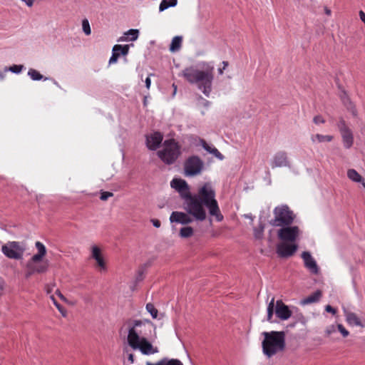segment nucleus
I'll return each instance as SVG.
<instances>
[{"label": "nucleus", "mask_w": 365, "mask_h": 365, "mask_svg": "<svg viewBox=\"0 0 365 365\" xmlns=\"http://www.w3.org/2000/svg\"><path fill=\"white\" fill-rule=\"evenodd\" d=\"M215 67L211 62H201L197 66H190L182 71V76L191 84L197 86L205 96L209 97L212 91Z\"/></svg>", "instance_id": "nucleus-1"}, {"label": "nucleus", "mask_w": 365, "mask_h": 365, "mask_svg": "<svg viewBox=\"0 0 365 365\" xmlns=\"http://www.w3.org/2000/svg\"><path fill=\"white\" fill-rule=\"evenodd\" d=\"M192 197H197L198 203L200 204L203 212L200 215H192L197 221H204L207 217L206 211L204 208L205 206L211 216L215 217L217 221L221 222L223 220L217 201L215 199V192L209 183H205L199 190L197 194L192 195Z\"/></svg>", "instance_id": "nucleus-2"}, {"label": "nucleus", "mask_w": 365, "mask_h": 365, "mask_svg": "<svg viewBox=\"0 0 365 365\" xmlns=\"http://www.w3.org/2000/svg\"><path fill=\"white\" fill-rule=\"evenodd\" d=\"M171 187L175 189L183 199V208L190 215H200L203 212L197 197H192L188 185L185 180L182 179H173L171 181Z\"/></svg>", "instance_id": "nucleus-3"}, {"label": "nucleus", "mask_w": 365, "mask_h": 365, "mask_svg": "<svg viewBox=\"0 0 365 365\" xmlns=\"http://www.w3.org/2000/svg\"><path fill=\"white\" fill-rule=\"evenodd\" d=\"M35 246L38 252L32 256V257L27 262L26 267L27 272L26 277H29L34 274H43L48 271L49 262L48 260H43L46 255V248L44 245L41 242H36Z\"/></svg>", "instance_id": "nucleus-4"}, {"label": "nucleus", "mask_w": 365, "mask_h": 365, "mask_svg": "<svg viewBox=\"0 0 365 365\" xmlns=\"http://www.w3.org/2000/svg\"><path fill=\"white\" fill-rule=\"evenodd\" d=\"M262 335L264 336L262 343V351L267 357L269 358L284 350L285 335L283 331H264Z\"/></svg>", "instance_id": "nucleus-5"}, {"label": "nucleus", "mask_w": 365, "mask_h": 365, "mask_svg": "<svg viewBox=\"0 0 365 365\" xmlns=\"http://www.w3.org/2000/svg\"><path fill=\"white\" fill-rule=\"evenodd\" d=\"M159 158L165 164L170 165L175 162L180 155V147L175 140H167L162 148L157 152Z\"/></svg>", "instance_id": "nucleus-6"}, {"label": "nucleus", "mask_w": 365, "mask_h": 365, "mask_svg": "<svg viewBox=\"0 0 365 365\" xmlns=\"http://www.w3.org/2000/svg\"><path fill=\"white\" fill-rule=\"evenodd\" d=\"M274 217L269 221L273 227H284L290 225L295 218L294 212L287 205H282L273 210Z\"/></svg>", "instance_id": "nucleus-7"}, {"label": "nucleus", "mask_w": 365, "mask_h": 365, "mask_svg": "<svg viewBox=\"0 0 365 365\" xmlns=\"http://www.w3.org/2000/svg\"><path fill=\"white\" fill-rule=\"evenodd\" d=\"M153 323L148 320H135L133 326L128 330V341L140 339L151 334Z\"/></svg>", "instance_id": "nucleus-8"}, {"label": "nucleus", "mask_w": 365, "mask_h": 365, "mask_svg": "<svg viewBox=\"0 0 365 365\" xmlns=\"http://www.w3.org/2000/svg\"><path fill=\"white\" fill-rule=\"evenodd\" d=\"M274 312L281 320H287L292 316V312L282 300L274 302L272 297L267 306V321L272 322Z\"/></svg>", "instance_id": "nucleus-9"}, {"label": "nucleus", "mask_w": 365, "mask_h": 365, "mask_svg": "<svg viewBox=\"0 0 365 365\" xmlns=\"http://www.w3.org/2000/svg\"><path fill=\"white\" fill-rule=\"evenodd\" d=\"M26 251V243L9 241L1 247L2 253L9 259H21Z\"/></svg>", "instance_id": "nucleus-10"}, {"label": "nucleus", "mask_w": 365, "mask_h": 365, "mask_svg": "<svg viewBox=\"0 0 365 365\" xmlns=\"http://www.w3.org/2000/svg\"><path fill=\"white\" fill-rule=\"evenodd\" d=\"M129 346L134 350L138 349L144 355L155 354L159 351L157 346H154L146 337L140 339L128 341Z\"/></svg>", "instance_id": "nucleus-11"}, {"label": "nucleus", "mask_w": 365, "mask_h": 365, "mask_svg": "<svg viewBox=\"0 0 365 365\" xmlns=\"http://www.w3.org/2000/svg\"><path fill=\"white\" fill-rule=\"evenodd\" d=\"M301 231L297 226L282 227L277 232V236L283 242H294L298 240Z\"/></svg>", "instance_id": "nucleus-12"}, {"label": "nucleus", "mask_w": 365, "mask_h": 365, "mask_svg": "<svg viewBox=\"0 0 365 365\" xmlns=\"http://www.w3.org/2000/svg\"><path fill=\"white\" fill-rule=\"evenodd\" d=\"M202 168V160L197 156H192L185 163V175L186 176L197 175L200 173Z\"/></svg>", "instance_id": "nucleus-13"}, {"label": "nucleus", "mask_w": 365, "mask_h": 365, "mask_svg": "<svg viewBox=\"0 0 365 365\" xmlns=\"http://www.w3.org/2000/svg\"><path fill=\"white\" fill-rule=\"evenodd\" d=\"M337 127L341 133L344 148L349 149L354 144V136L351 130L346 125L343 118H340L337 123Z\"/></svg>", "instance_id": "nucleus-14"}, {"label": "nucleus", "mask_w": 365, "mask_h": 365, "mask_svg": "<svg viewBox=\"0 0 365 365\" xmlns=\"http://www.w3.org/2000/svg\"><path fill=\"white\" fill-rule=\"evenodd\" d=\"M186 212L174 211L170 216V221L171 223L177 222L181 225H188L195 220L192 215Z\"/></svg>", "instance_id": "nucleus-15"}, {"label": "nucleus", "mask_w": 365, "mask_h": 365, "mask_svg": "<svg viewBox=\"0 0 365 365\" xmlns=\"http://www.w3.org/2000/svg\"><path fill=\"white\" fill-rule=\"evenodd\" d=\"M271 166L272 168L288 167L290 168V162L289 160L287 153L284 151L277 152L271 160Z\"/></svg>", "instance_id": "nucleus-16"}, {"label": "nucleus", "mask_w": 365, "mask_h": 365, "mask_svg": "<svg viewBox=\"0 0 365 365\" xmlns=\"http://www.w3.org/2000/svg\"><path fill=\"white\" fill-rule=\"evenodd\" d=\"M297 248L296 244H288L287 242L282 241L277 246V253L281 257H289L295 253Z\"/></svg>", "instance_id": "nucleus-17"}, {"label": "nucleus", "mask_w": 365, "mask_h": 365, "mask_svg": "<svg viewBox=\"0 0 365 365\" xmlns=\"http://www.w3.org/2000/svg\"><path fill=\"white\" fill-rule=\"evenodd\" d=\"M146 146L149 150H156L162 143L163 136L159 132H154L145 136Z\"/></svg>", "instance_id": "nucleus-18"}, {"label": "nucleus", "mask_w": 365, "mask_h": 365, "mask_svg": "<svg viewBox=\"0 0 365 365\" xmlns=\"http://www.w3.org/2000/svg\"><path fill=\"white\" fill-rule=\"evenodd\" d=\"M302 258L304 261L305 267L308 269L310 272L314 274H317L319 273V269L317 262L312 257L310 252H303L302 253Z\"/></svg>", "instance_id": "nucleus-19"}, {"label": "nucleus", "mask_w": 365, "mask_h": 365, "mask_svg": "<svg viewBox=\"0 0 365 365\" xmlns=\"http://www.w3.org/2000/svg\"><path fill=\"white\" fill-rule=\"evenodd\" d=\"M91 257L96 261L98 267L103 270L106 269V262L102 257L101 249L96 245L91 247Z\"/></svg>", "instance_id": "nucleus-20"}, {"label": "nucleus", "mask_w": 365, "mask_h": 365, "mask_svg": "<svg viewBox=\"0 0 365 365\" xmlns=\"http://www.w3.org/2000/svg\"><path fill=\"white\" fill-rule=\"evenodd\" d=\"M344 312L346 321L349 325L364 327V324L361 323L360 318L356 314L346 309H344Z\"/></svg>", "instance_id": "nucleus-21"}, {"label": "nucleus", "mask_w": 365, "mask_h": 365, "mask_svg": "<svg viewBox=\"0 0 365 365\" xmlns=\"http://www.w3.org/2000/svg\"><path fill=\"white\" fill-rule=\"evenodd\" d=\"M139 36V31L138 29H130L123 34V36L120 37L118 41H134Z\"/></svg>", "instance_id": "nucleus-22"}, {"label": "nucleus", "mask_w": 365, "mask_h": 365, "mask_svg": "<svg viewBox=\"0 0 365 365\" xmlns=\"http://www.w3.org/2000/svg\"><path fill=\"white\" fill-rule=\"evenodd\" d=\"M322 297V292L320 290H317L309 295L306 298L303 299L301 302V304L303 305L312 304L318 302Z\"/></svg>", "instance_id": "nucleus-23"}, {"label": "nucleus", "mask_w": 365, "mask_h": 365, "mask_svg": "<svg viewBox=\"0 0 365 365\" xmlns=\"http://www.w3.org/2000/svg\"><path fill=\"white\" fill-rule=\"evenodd\" d=\"M334 139V136L331 135H322L319 133H317L315 135H312L311 136V140L312 143H325V142H331Z\"/></svg>", "instance_id": "nucleus-24"}, {"label": "nucleus", "mask_w": 365, "mask_h": 365, "mask_svg": "<svg viewBox=\"0 0 365 365\" xmlns=\"http://www.w3.org/2000/svg\"><path fill=\"white\" fill-rule=\"evenodd\" d=\"M182 38L181 36H175L170 43V51L172 52H175L178 51L182 45Z\"/></svg>", "instance_id": "nucleus-25"}, {"label": "nucleus", "mask_w": 365, "mask_h": 365, "mask_svg": "<svg viewBox=\"0 0 365 365\" xmlns=\"http://www.w3.org/2000/svg\"><path fill=\"white\" fill-rule=\"evenodd\" d=\"M28 76L33 80V81H40V80H44L47 81L49 79L48 77H43V75H41L38 71L34 68H30L28 71Z\"/></svg>", "instance_id": "nucleus-26"}, {"label": "nucleus", "mask_w": 365, "mask_h": 365, "mask_svg": "<svg viewBox=\"0 0 365 365\" xmlns=\"http://www.w3.org/2000/svg\"><path fill=\"white\" fill-rule=\"evenodd\" d=\"M347 177L352 181L360 182L362 181V177L354 169H349L347 171Z\"/></svg>", "instance_id": "nucleus-27"}, {"label": "nucleus", "mask_w": 365, "mask_h": 365, "mask_svg": "<svg viewBox=\"0 0 365 365\" xmlns=\"http://www.w3.org/2000/svg\"><path fill=\"white\" fill-rule=\"evenodd\" d=\"M194 230L190 226L183 227L180 230L179 235L182 238H187L192 236Z\"/></svg>", "instance_id": "nucleus-28"}, {"label": "nucleus", "mask_w": 365, "mask_h": 365, "mask_svg": "<svg viewBox=\"0 0 365 365\" xmlns=\"http://www.w3.org/2000/svg\"><path fill=\"white\" fill-rule=\"evenodd\" d=\"M128 51H129L128 45L122 46V45L116 44L113 48V51L119 52L120 55L122 54L123 56L127 55L128 53Z\"/></svg>", "instance_id": "nucleus-29"}, {"label": "nucleus", "mask_w": 365, "mask_h": 365, "mask_svg": "<svg viewBox=\"0 0 365 365\" xmlns=\"http://www.w3.org/2000/svg\"><path fill=\"white\" fill-rule=\"evenodd\" d=\"M146 310L150 314L153 319H156L158 316V311L152 303L146 304Z\"/></svg>", "instance_id": "nucleus-30"}, {"label": "nucleus", "mask_w": 365, "mask_h": 365, "mask_svg": "<svg viewBox=\"0 0 365 365\" xmlns=\"http://www.w3.org/2000/svg\"><path fill=\"white\" fill-rule=\"evenodd\" d=\"M344 105L346 106L347 109L354 115L356 116L357 114L356 109L354 103L349 100V98H346L344 101Z\"/></svg>", "instance_id": "nucleus-31"}, {"label": "nucleus", "mask_w": 365, "mask_h": 365, "mask_svg": "<svg viewBox=\"0 0 365 365\" xmlns=\"http://www.w3.org/2000/svg\"><path fill=\"white\" fill-rule=\"evenodd\" d=\"M50 299L53 302V304L56 306V307L58 309V310L61 313L63 317L66 316V310L60 304L58 303L56 299H55L53 295L50 296Z\"/></svg>", "instance_id": "nucleus-32"}, {"label": "nucleus", "mask_w": 365, "mask_h": 365, "mask_svg": "<svg viewBox=\"0 0 365 365\" xmlns=\"http://www.w3.org/2000/svg\"><path fill=\"white\" fill-rule=\"evenodd\" d=\"M175 5H173L172 2L168 0H162L159 6V11H163L169 7L175 6Z\"/></svg>", "instance_id": "nucleus-33"}, {"label": "nucleus", "mask_w": 365, "mask_h": 365, "mask_svg": "<svg viewBox=\"0 0 365 365\" xmlns=\"http://www.w3.org/2000/svg\"><path fill=\"white\" fill-rule=\"evenodd\" d=\"M82 28L86 35H90L91 33V27L88 19H85L82 21Z\"/></svg>", "instance_id": "nucleus-34"}, {"label": "nucleus", "mask_w": 365, "mask_h": 365, "mask_svg": "<svg viewBox=\"0 0 365 365\" xmlns=\"http://www.w3.org/2000/svg\"><path fill=\"white\" fill-rule=\"evenodd\" d=\"M164 365H183V364L178 359H167L164 358Z\"/></svg>", "instance_id": "nucleus-35"}, {"label": "nucleus", "mask_w": 365, "mask_h": 365, "mask_svg": "<svg viewBox=\"0 0 365 365\" xmlns=\"http://www.w3.org/2000/svg\"><path fill=\"white\" fill-rule=\"evenodd\" d=\"M264 232V226L260 225L259 228H255L254 229V235L255 238L257 239H261L263 235Z\"/></svg>", "instance_id": "nucleus-36"}, {"label": "nucleus", "mask_w": 365, "mask_h": 365, "mask_svg": "<svg viewBox=\"0 0 365 365\" xmlns=\"http://www.w3.org/2000/svg\"><path fill=\"white\" fill-rule=\"evenodd\" d=\"M24 68L23 65H13L9 68V71L14 73H19Z\"/></svg>", "instance_id": "nucleus-37"}, {"label": "nucleus", "mask_w": 365, "mask_h": 365, "mask_svg": "<svg viewBox=\"0 0 365 365\" xmlns=\"http://www.w3.org/2000/svg\"><path fill=\"white\" fill-rule=\"evenodd\" d=\"M313 122L316 125L324 124L325 123V119L321 115H317L313 118Z\"/></svg>", "instance_id": "nucleus-38"}, {"label": "nucleus", "mask_w": 365, "mask_h": 365, "mask_svg": "<svg viewBox=\"0 0 365 365\" xmlns=\"http://www.w3.org/2000/svg\"><path fill=\"white\" fill-rule=\"evenodd\" d=\"M113 196V193L111 192L102 191L101 192L100 199L103 201H106L108 197Z\"/></svg>", "instance_id": "nucleus-39"}, {"label": "nucleus", "mask_w": 365, "mask_h": 365, "mask_svg": "<svg viewBox=\"0 0 365 365\" xmlns=\"http://www.w3.org/2000/svg\"><path fill=\"white\" fill-rule=\"evenodd\" d=\"M337 328L339 331L342 334L344 337H346L349 336V332L344 327V326L341 324L337 325Z\"/></svg>", "instance_id": "nucleus-40"}, {"label": "nucleus", "mask_w": 365, "mask_h": 365, "mask_svg": "<svg viewBox=\"0 0 365 365\" xmlns=\"http://www.w3.org/2000/svg\"><path fill=\"white\" fill-rule=\"evenodd\" d=\"M119 56H120L119 52L113 51L112 56L109 60V63L111 64V63H116Z\"/></svg>", "instance_id": "nucleus-41"}, {"label": "nucleus", "mask_w": 365, "mask_h": 365, "mask_svg": "<svg viewBox=\"0 0 365 365\" xmlns=\"http://www.w3.org/2000/svg\"><path fill=\"white\" fill-rule=\"evenodd\" d=\"M210 154H212L215 157H216L217 158H218L219 160H223L224 159V156L222 154H221L219 150L214 148V149H212V150H210Z\"/></svg>", "instance_id": "nucleus-42"}, {"label": "nucleus", "mask_w": 365, "mask_h": 365, "mask_svg": "<svg viewBox=\"0 0 365 365\" xmlns=\"http://www.w3.org/2000/svg\"><path fill=\"white\" fill-rule=\"evenodd\" d=\"M200 143H201V145L202 146V148L206 150L209 153H210V150H212V149H214L215 147H212L211 145H208L205 140H200Z\"/></svg>", "instance_id": "nucleus-43"}, {"label": "nucleus", "mask_w": 365, "mask_h": 365, "mask_svg": "<svg viewBox=\"0 0 365 365\" xmlns=\"http://www.w3.org/2000/svg\"><path fill=\"white\" fill-rule=\"evenodd\" d=\"M336 331L335 329V327L334 325H331V326H329L328 327L326 330H325V332L327 334V336H329L331 335L332 333H334V331Z\"/></svg>", "instance_id": "nucleus-44"}, {"label": "nucleus", "mask_w": 365, "mask_h": 365, "mask_svg": "<svg viewBox=\"0 0 365 365\" xmlns=\"http://www.w3.org/2000/svg\"><path fill=\"white\" fill-rule=\"evenodd\" d=\"M325 310L327 312H330L333 314H335L336 311L334 308H333L330 305H327L326 307H325Z\"/></svg>", "instance_id": "nucleus-45"}, {"label": "nucleus", "mask_w": 365, "mask_h": 365, "mask_svg": "<svg viewBox=\"0 0 365 365\" xmlns=\"http://www.w3.org/2000/svg\"><path fill=\"white\" fill-rule=\"evenodd\" d=\"M151 222H152L153 226L157 228L160 227L161 225L160 221L158 219H153V220H151Z\"/></svg>", "instance_id": "nucleus-46"}, {"label": "nucleus", "mask_w": 365, "mask_h": 365, "mask_svg": "<svg viewBox=\"0 0 365 365\" xmlns=\"http://www.w3.org/2000/svg\"><path fill=\"white\" fill-rule=\"evenodd\" d=\"M56 294L60 297V299L62 301L67 302V299L61 294L59 289H56Z\"/></svg>", "instance_id": "nucleus-47"}, {"label": "nucleus", "mask_w": 365, "mask_h": 365, "mask_svg": "<svg viewBox=\"0 0 365 365\" xmlns=\"http://www.w3.org/2000/svg\"><path fill=\"white\" fill-rule=\"evenodd\" d=\"M146 365H164V360L163 359L155 364H153L151 362L148 361V362H146Z\"/></svg>", "instance_id": "nucleus-48"}, {"label": "nucleus", "mask_w": 365, "mask_h": 365, "mask_svg": "<svg viewBox=\"0 0 365 365\" xmlns=\"http://www.w3.org/2000/svg\"><path fill=\"white\" fill-rule=\"evenodd\" d=\"M145 86L148 89L150 88V84H151V81H150V77L148 76V78H146L145 81Z\"/></svg>", "instance_id": "nucleus-49"}, {"label": "nucleus", "mask_w": 365, "mask_h": 365, "mask_svg": "<svg viewBox=\"0 0 365 365\" xmlns=\"http://www.w3.org/2000/svg\"><path fill=\"white\" fill-rule=\"evenodd\" d=\"M53 287H54V284L53 285H47L46 287V290L47 294L51 293Z\"/></svg>", "instance_id": "nucleus-50"}, {"label": "nucleus", "mask_w": 365, "mask_h": 365, "mask_svg": "<svg viewBox=\"0 0 365 365\" xmlns=\"http://www.w3.org/2000/svg\"><path fill=\"white\" fill-rule=\"evenodd\" d=\"M200 99L202 101V103L205 107H208L210 106V103L208 101L202 98V97H200Z\"/></svg>", "instance_id": "nucleus-51"}, {"label": "nucleus", "mask_w": 365, "mask_h": 365, "mask_svg": "<svg viewBox=\"0 0 365 365\" xmlns=\"http://www.w3.org/2000/svg\"><path fill=\"white\" fill-rule=\"evenodd\" d=\"M128 361H130V364H133L134 363V356L133 354H130L128 355Z\"/></svg>", "instance_id": "nucleus-52"}, {"label": "nucleus", "mask_w": 365, "mask_h": 365, "mask_svg": "<svg viewBox=\"0 0 365 365\" xmlns=\"http://www.w3.org/2000/svg\"><path fill=\"white\" fill-rule=\"evenodd\" d=\"M244 217H245V218H247V219L250 220V221H251V222H252V221H253V220H254V217H253V216L252 215V214H245V215H244Z\"/></svg>", "instance_id": "nucleus-53"}, {"label": "nucleus", "mask_w": 365, "mask_h": 365, "mask_svg": "<svg viewBox=\"0 0 365 365\" xmlns=\"http://www.w3.org/2000/svg\"><path fill=\"white\" fill-rule=\"evenodd\" d=\"M4 287V280L0 277V291H2Z\"/></svg>", "instance_id": "nucleus-54"}, {"label": "nucleus", "mask_w": 365, "mask_h": 365, "mask_svg": "<svg viewBox=\"0 0 365 365\" xmlns=\"http://www.w3.org/2000/svg\"><path fill=\"white\" fill-rule=\"evenodd\" d=\"M324 12L328 16H330L331 14V10L329 8H327V7L324 8Z\"/></svg>", "instance_id": "nucleus-55"}, {"label": "nucleus", "mask_w": 365, "mask_h": 365, "mask_svg": "<svg viewBox=\"0 0 365 365\" xmlns=\"http://www.w3.org/2000/svg\"><path fill=\"white\" fill-rule=\"evenodd\" d=\"M222 69H226V68L228 66V62L227 61H223L222 62Z\"/></svg>", "instance_id": "nucleus-56"}, {"label": "nucleus", "mask_w": 365, "mask_h": 365, "mask_svg": "<svg viewBox=\"0 0 365 365\" xmlns=\"http://www.w3.org/2000/svg\"><path fill=\"white\" fill-rule=\"evenodd\" d=\"M224 70H225V69H222V68H218V73H219V74H220V75H222V74L223 73V72H224Z\"/></svg>", "instance_id": "nucleus-57"}, {"label": "nucleus", "mask_w": 365, "mask_h": 365, "mask_svg": "<svg viewBox=\"0 0 365 365\" xmlns=\"http://www.w3.org/2000/svg\"><path fill=\"white\" fill-rule=\"evenodd\" d=\"M170 1L172 2V4L173 5H177V3H178V0H169Z\"/></svg>", "instance_id": "nucleus-58"}, {"label": "nucleus", "mask_w": 365, "mask_h": 365, "mask_svg": "<svg viewBox=\"0 0 365 365\" xmlns=\"http://www.w3.org/2000/svg\"><path fill=\"white\" fill-rule=\"evenodd\" d=\"M173 87L174 88L173 95H175L176 93V91H177V86H175V84H173Z\"/></svg>", "instance_id": "nucleus-59"}, {"label": "nucleus", "mask_w": 365, "mask_h": 365, "mask_svg": "<svg viewBox=\"0 0 365 365\" xmlns=\"http://www.w3.org/2000/svg\"><path fill=\"white\" fill-rule=\"evenodd\" d=\"M362 185L365 188V182H362Z\"/></svg>", "instance_id": "nucleus-60"}, {"label": "nucleus", "mask_w": 365, "mask_h": 365, "mask_svg": "<svg viewBox=\"0 0 365 365\" xmlns=\"http://www.w3.org/2000/svg\"><path fill=\"white\" fill-rule=\"evenodd\" d=\"M53 82L56 85H58V83L56 81L53 80Z\"/></svg>", "instance_id": "nucleus-61"}]
</instances>
